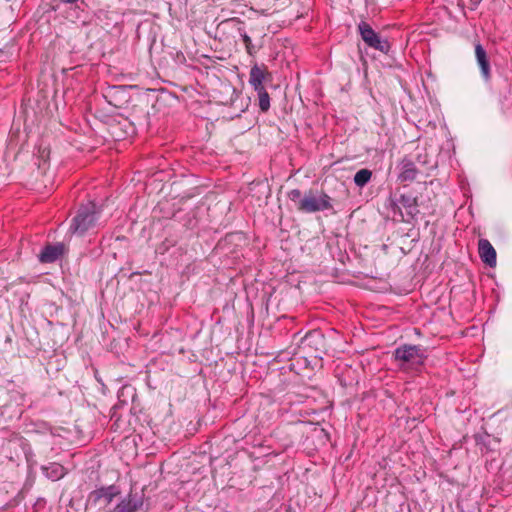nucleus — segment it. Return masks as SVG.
<instances>
[{
  "instance_id": "6",
  "label": "nucleus",
  "mask_w": 512,
  "mask_h": 512,
  "mask_svg": "<svg viewBox=\"0 0 512 512\" xmlns=\"http://www.w3.org/2000/svg\"><path fill=\"white\" fill-rule=\"evenodd\" d=\"M144 504L143 495L130 492L110 512H136Z\"/></svg>"
},
{
  "instance_id": "4",
  "label": "nucleus",
  "mask_w": 512,
  "mask_h": 512,
  "mask_svg": "<svg viewBox=\"0 0 512 512\" xmlns=\"http://www.w3.org/2000/svg\"><path fill=\"white\" fill-rule=\"evenodd\" d=\"M394 355L396 360L409 363L413 366L422 365L426 358L424 350L417 345H403L398 347Z\"/></svg>"
},
{
  "instance_id": "7",
  "label": "nucleus",
  "mask_w": 512,
  "mask_h": 512,
  "mask_svg": "<svg viewBox=\"0 0 512 512\" xmlns=\"http://www.w3.org/2000/svg\"><path fill=\"white\" fill-rule=\"evenodd\" d=\"M474 48L475 57L480 68L481 76L485 82H489L491 80V67L487 52L479 42L475 43Z\"/></svg>"
},
{
  "instance_id": "12",
  "label": "nucleus",
  "mask_w": 512,
  "mask_h": 512,
  "mask_svg": "<svg viewBox=\"0 0 512 512\" xmlns=\"http://www.w3.org/2000/svg\"><path fill=\"white\" fill-rule=\"evenodd\" d=\"M127 94L128 88L126 86H111L107 89L104 97L109 104L120 107L123 104L122 100L126 101Z\"/></svg>"
},
{
  "instance_id": "21",
  "label": "nucleus",
  "mask_w": 512,
  "mask_h": 512,
  "mask_svg": "<svg viewBox=\"0 0 512 512\" xmlns=\"http://www.w3.org/2000/svg\"><path fill=\"white\" fill-rule=\"evenodd\" d=\"M316 337L317 340L319 341H324V337L322 334L320 333H317V332H314V333H310L309 336L307 337L308 339H311V338H314Z\"/></svg>"
},
{
  "instance_id": "16",
  "label": "nucleus",
  "mask_w": 512,
  "mask_h": 512,
  "mask_svg": "<svg viewBox=\"0 0 512 512\" xmlns=\"http://www.w3.org/2000/svg\"><path fill=\"white\" fill-rule=\"evenodd\" d=\"M389 209L393 213V217L395 218L397 215L399 216V220L404 222H409V219L404 217V214L401 210V204L398 202L397 197H390L389 198Z\"/></svg>"
},
{
  "instance_id": "8",
  "label": "nucleus",
  "mask_w": 512,
  "mask_h": 512,
  "mask_svg": "<svg viewBox=\"0 0 512 512\" xmlns=\"http://www.w3.org/2000/svg\"><path fill=\"white\" fill-rule=\"evenodd\" d=\"M478 253L483 263L489 267H495L497 262L496 250L487 239L478 241Z\"/></svg>"
},
{
  "instance_id": "15",
  "label": "nucleus",
  "mask_w": 512,
  "mask_h": 512,
  "mask_svg": "<svg viewBox=\"0 0 512 512\" xmlns=\"http://www.w3.org/2000/svg\"><path fill=\"white\" fill-rule=\"evenodd\" d=\"M43 470L45 471L47 477H49L52 480H58L62 478L65 474V469L60 464H51L48 467H44Z\"/></svg>"
},
{
  "instance_id": "14",
  "label": "nucleus",
  "mask_w": 512,
  "mask_h": 512,
  "mask_svg": "<svg viewBox=\"0 0 512 512\" xmlns=\"http://www.w3.org/2000/svg\"><path fill=\"white\" fill-rule=\"evenodd\" d=\"M371 178H372V171L371 170L366 169V168L360 169L354 175V183H355L356 186L362 188V187H364L365 185H367L369 183Z\"/></svg>"
},
{
  "instance_id": "9",
  "label": "nucleus",
  "mask_w": 512,
  "mask_h": 512,
  "mask_svg": "<svg viewBox=\"0 0 512 512\" xmlns=\"http://www.w3.org/2000/svg\"><path fill=\"white\" fill-rule=\"evenodd\" d=\"M65 253V245L63 243L48 244L39 254L41 263H53Z\"/></svg>"
},
{
  "instance_id": "11",
  "label": "nucleus",
  "mask_w": 512,
  "mask_h": 512,
  "mask_svg": "<svg viewBox=\"0 0 512 512\" xmlns=\"http://www.w3.org/2000/svg\"><path fill=\"white\" fill-rule=\"evenodd\" d=\"M397 200L405 208L409 222L419 214L418 198L413 194H400Z\"/></svg>"
},
{
  "instance_id": "19",
  "label": "nucleus",
  "mask_w": 512,
  "mask_h": 512,
  "mask_svg": "<svg viewBox=\"0 0 512 512\" xmlns=\"http://www.w3.org/2000/svg\"><path fill=\"white\" fill-rule=\"evenodd\" d=\"M16 49L15 44L13 42V39L7 45H5L4 48H0V54H6L8 58L13 57L16 55Z\"/></svg>"
},
{
  "instance_id": "2",
  "label": "nucleus",
  "mask_w": 512,
  "mask_h": 512,
  "mask_svg": "<svg viewBox=\"0 0 512 512\" xmlns=\"http://www.w3.org/2000/svg\"><path fill=\"white\" fill-rule=\"evenodd\" d=\"M97 214L94 203L90 202L87 205L81 206L72 220L69 231L73 234L83 235L96 225Z\"/></svg>"
},
{
  "instance_id": "1",
  "label": "nucleus",
  "mask_w": 512,
  "mask_h": 512,
  "mask_svg": "<svg viewBox=\"0 0 512 512\" xmlns=\"http://www.w3.org/2000/svg\"><path fill=\"white\" fill-rule=\"evenodd\" d=\"M287 198L294 208L301 213H316L333 209L331 197L323 191L309 189L304 193L300 189H292Z\"/></svg>"
},
{
  "instance_id": "22",
  "label": "nucleus",
  "mask_w": 512,
  "mask_h": 512,
  "mask_svg": "<svg viewBox=\"0 0 512 512\" xmlns=\"http://www.w3.org/2000/svg\"><path fill=\"white\" fill-rule=\"evenodd\" d=\"M482 0H470L471 9H476Z\"/></svg>"
},
{
  "instance_id": "24",
  "label": "nucleus",
  "mask_w": 512,
  "mask_h": 512,
  "mask_svg": "<svg viewBox=\"0 0 512 512\" xmlns=\"http://www.w3.org/2000/svg\"><path fill=\"white\" fill-rule=\"evenodd\" d=\"M129 128H132V124L129 123ZM131 132H133V129H131Z\"/></svg>"
},
{
  "instance_id": "3",
  "label": "nucleus",
  "mask_w": 512,
  "mask_h": 512,
  "mask_svg": "<svg viewBox=\"0 0 512 512\" xmlns=\"http://www.w3.org/2000/svg\"><path fill=\"white\" fill-rule=\"evenodd\" d=\"M357 30L361 36V39L365 44L377 51L387 54L390 51V43L386 38H382L380 34L374 31L369 23L361 21L357 25Z\"/></svg>"
},
{
  "instance_id": "17",
  "label": "nucleus",
  "mask_w": 512,
  "mask_h": 512,
  "mask_svg": "<svg viewBox=\"0 0 512 512\" xmlns=\"http://www.w3.org/2000/svg\"><path fill=\"white\" fill-rule=\"evenodd\" d=\"M238 33L240 34V36L245 44L247 53L251 56L254 55L257 52V49L253 45L252 40H251L250 36L247 34V32L245 31V29L243 27H239Z\"/></svg>"
},
{
  "instance_id": "5",
  "label": "nucleus",
  "mask_w": 512,
  "mask_h": 512,
  "mask_svg": "<svg viewBox=\"0 0 512 512\" xmlns=\"http://www.w3.org/2000/svg\"><path fill=\"white\" fill-rule=\"evenodd\" d=\"M120 494V490L116 485H109L98 488L89 494L88 501L93 505L99 504L101 501L104 505L110 504L113 499Z\"/></svg>"
},
{
  "instance_id": "23",
  "label": "nucleus",
  "mask_w": 512,
  "mask_h": 512,
  "mask_svg": "<svg viewBox=\"0 0 512 512\" xmlns=\"http://www.w3.org/2000/svg\"><path fill=\"white\" fill-rule=\"evenodd\" d=\"M78 0H62V2L64 3H67V4H73L75 2H77Z\"/></svg>"
},
{
  "instance_id": "13",
  "label": "nucleus",
  "mask_w": 512,
  "mask_h": 512,
  "mask_svg": "<svg viewBox=\"0 0 512 512\" xmlns=\"http://www.w3.org/2000/svg\"><path fill=\"white\" fill-rule=\"evenodd\" d=\"M266 78V68L265 66H259L255 64L251 70L249 75V83H263Z\"/></svg>"
},
{
  "instance_id": "20",
  "label": "nucleus",
  "mask_w": 512,
  "mask_h": 512,
  "mask_svg": "<svg viewBox=\"0 0 512 512\" xmlns=\"http://www.w3.org/2000/svg\"><path fill=\"white\" fill-rule=\"evenodd\" d=\"M250 85L254 88V90L257 92V95L262 94V92H267L263 83H250Z\"/></svg>"
},
{
  "instance_id": "10",
  "label": "nucleus",
  "mask_w": 512,
  "mask_h": 512,
  "mask_svg": "<svg viewBox=\"0 0 512 512\" xmlns=\"http://www.w3.org/2000/svg\"><path fill=\"white\" fill-rule=\"evenodd\" d=\"M399 168L400 173L398 175V180H400L401 182L414 181L419 173L415 163L410 158L407 157L402 159V161L399 164Z\"/></svg>"
},
{
  "instance_id": "18",
  "label": "nucleus",
  "mask_w": 512,
  "mask_h": 512,
  "mask_svg": "<svg viewBox=\"0 0 512 512\" xmlns=\"http://www.w3.org/2000/svg\"><path fill=\"white\" fill-rule=\"evenodd\" d=\"M259 108L262 112H267L270 108V97L267 92L258 95Z\"/></svg>"
}]
</instances>
